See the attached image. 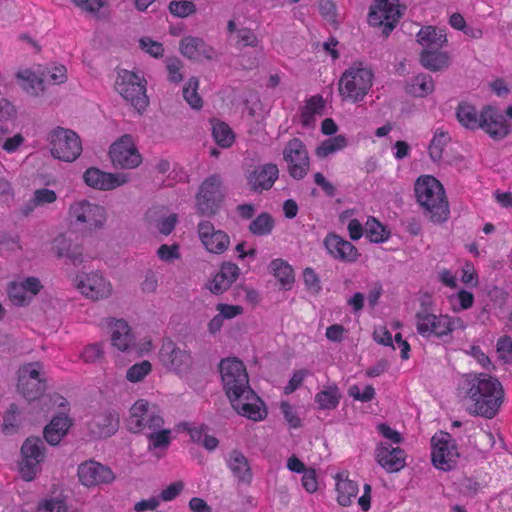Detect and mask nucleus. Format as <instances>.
Returning a JSON list of instances; mask_svg holds the SVG:
<instances>
[{
  "instance_id": "obj_1",
  "label": "nucleus",
  "mask_w": 512,
  "mask_h": 512,
  "mask_svg": "<svg viewBox=\"0 0 512 512\" xmlns=\"http://www.w3.org/2000/svg\"><path fill=\"white\" fill-rule=\"evenodd\" d=\"M219 369L224 391L237 413L253 421L263 420L266 408L251 389L244 364L236 358H227L220 362Z\"/></svg>"
},
{
  "instance_id": "obj_2",
  "label": "nucleus",
  "mask_w": 512,
  "mask_h": 512,
  "mask_svg": "<svg viewBox=\"0 0 512 512\" xmlns=\"http://www.w3.org/2000/svg\"><path fill=\"white\" fill-rule=\"evenodd\" d=\"M461 390L469 403L472 414L492 419L503 402L504 391L501 383L486 374H468L464 377Z\"/></svg>"
},
{
  "instance_id": "obj_3",
  "label": "nucleus",
  "mask_w": 512,
  "mask_h": 512,
  "mask_svg": "<svg viewBox=\"0 0 512 512\" xmlns=\"http://www.w3.org/2000/svg\"><path fill=\"white\" fill-rule=\"evenodd\" d=\"M457 119L468 129H483L494 139H502L509 133V126L504 115L498 108L488 105L480 113L468 103H461L457 107Z\"/></svg>"
},
{
  "instance_id": "obj_4",
  "label": "nucleus",
  "mask_w": 512,
  "mask_h": 512,
  "mask_svg": "<svg viewBox=\"0 0 512 512\" xmlns=\"http://www.w3.org/2000/svg\"><path fill=\"white\" fill-rule=\"evenodd\" d=\"M415 325L422 337L444 339L454 331H464L469 323L460 316L435 314L430 302L422 301L420 309L415 314Z\"/></svg>"
},
{
  "instance_id": "obj_5",
  "label": "nucleus",
  "mask_w": 512,
  "mask_h": 512,
  "mask_svg": "<svg viewBox=\"0 0 512 512\" xmlns=\"http://www.w3.org/2000/svg\"><path fill=\"white\" fill-rule=\"evenodd\" d=\"M417 202L435 223L448 219L450 211L442 184L431 175L420 176L414 186Z\"/></svg>"
},
{
  "instance_id": "obj_6",
  "label": "nucleus",
  "mask_w": 512,
  "mask_h": 512,
  "mask_svg": "<svg viewBox=\"0 0 512 512\" xmlns=\"http://www.w3.org/2000/svg\"><path fill=\"white\" fill-rule=\"evenodd\" d=\"M374 74L368 67L354 65L343 72L338 81L342 100L350 103L362 101L373 85Z\"/></svg>"
},
{
  "instance_id": "obj_7",
  "label": "nucleus",
  "mask_w": 512,
  "mask_h": 512,
  "mask_svg": "<svg viewBox=\"0 0 512 512\" xmlns=\"http://www.w3.org/2000/svg\"><path fill=\"white\" fill-rule=\"evenodd\" d=\"M75 226L86 232L102 229L107 221V210L104 206L86 199L74 201L68 211Z\"/></svg>"
},
{
  "instance_id": "obj_8",
  "label": "nucleus",
  "mask_w": 512,
  "mask_h": 512,
  "mask_svg": "<svg viewBox=\"0 0 512 512\" xmlns=\"http://www.w3.org/2000/svg\"><path fill=\"white\" fill-rule=\"evenodd\" d=\"M51 155L64 162L75 161L82 153L80 137L72 130L57 127L48 135Z\"/></svg>"
},
{
  "instance_id": "obj_9",
  "label": "nucleus",
  "mask_w": 512,
  "mask_h": 512,
  "mask_svg": "<svg viewBox=\"0 0 512 512\" xmlns=\"http://www.w3.org/2000/svg\"><path fill=\"white\" fill-rule=\"evenodd\" d=\"M115 89L138 112L144 111L149 104L145 81L134 72L120 70L115 81Z\"/></svg>"
},
{
  "instance_id": "obj_10",
  "label": "nucleus",
  "mask_w": 512,
  "mask_h": 512,
  "mask_svg": "<svg viewBox=\"0 0 512 512\" xmlns=\"http://www.w3.org/2000/svg\"><path fill=\"white\" fill-rule=\"evenodd\" d=\"M17 388L29 402H40L46 390V376L42 363L32 362L21 366L18 370Z\"/></svg>"
},
{
  "instance_id": "obj_11",
  "label": "nucleus",
  "mask_w": 512,
  "mask_h": 512,
  "mask_svg": "<svg viewBox=\"0 0 512 512\" xmlns=\"http://www.w3.org/2000/svg\"><path fill=\"white\" fill-rule=\"evenodd\" d=\"M74 284L82 296L93 301L108 299L113 294L111 281L98 270L78 273Z\"/></svg>"
},
{
  "instance_id": "obj_12",
  "label": "nucleus",
  "mask_w": 512,
  "mask_h": 512,
  "mask_svg": "<svg viewBox=\"0 0 512 512\" xmlns=\"http://www.w3.org/2000/svg\"><path fill=\"white\" fill-rule=\"evenodd\" d=\"M164 425L162 416L146 399H138L130 408L128 427L133 433L159 429Z\"/></svg>"
},
{
  "instance_id": "obj_13",
  "label": "nucleus",
  "mask_w": 512,
  "mask_h": 512,
  "mask_svg": "<svg viewBox=\"0 0 512 512\" xmlns=\"http://www.w3.org/2000/svg\"><path fill=\"white\" fill-rule=\"evenodd\" d=\"M432 463L440 470H452L459 459V451L455 440L449 433L440 431L431 439Z\"/></svg>"
},
{
  "instance_id": "obj_14",
  "label": "nucleus",
  "mask_w": 512,
  "mask_h": 512,
  "mask_svg": "<svg viewBox=\"0 0 512 512\" xmlns=\"http://www.w3.org/2000/svg\"><path fill=\"white\" fill-rule=\"evenodd\" d=\"M45 459V445L39 438H27L21 447L19 472L23 480L30 482L41 471Z\"/></svg>"
},
{
  "instance_id": "obj_15",
  "label": "nucleus",
  "mask_w": 512,
  "mask_h": 512,
  "mask_svg": "<svg viewBox=\"0 0 512 512\" xmlns=\"http://www.w3.org/2000/svg\"><path fill=\"white\" fill-rule=\"evenodd\" d=\"M109 156L112 165L120 169H134L142 162V157L131 135H123L112 143Z\"/></svg>"
},
{
  "instance_id": "obj_16",
  "label": "nucleus",
  "mask_w": 512,
  "mask_h": 512,
  "mask_svg": "<svg viewBox=\"0 0 512 512\" xmlns=\"http://www.w3.org/2000/svg\"><path fill=\"white\" fill-rule=\"evenodd\" d=\"M158 357L167 371L177 374L185 373L192 365L190 352L169 339L163 341Z\"/></svg>"
},
{
  "instance_id": "obj_17",
  "label": "nucleus",
  "mask_w": 512,
  "mask_h": 512,
  "mask_svg": "<svg viewBox=\"0 0 512 512\" xmlns=\"http://www.w3.org/2000/svg\"><path fill=\"white\" fill-rule=\"evenodd\" d=\"M223 198L222 180L219 175L209 176L200 186L196 196V206L202 215L216 213Z\"/></svg>"
},
{
  "instance_id": "obj_18",
  "label": "nucleus",
  "mask_w": 512,
  "mask_h": 512,
  "mask_svg": "<svg viewBox=\"0 0 512 512\" xmlns=\"http://www.w3.org/2000/svg\"><path fill=\"white\" fill-rule=\"evenodd\" d=\"M387 2L385 0H374L368 14V22L371 26H382V33L388 36L395 28L401 13L399 5Z\"/></svg>"
},
{
  "instance_id": "obj_19",
  "label": "nucleus",
  "mask_w": 512,
  "mask_h": 512,
  "mask_svg": "<svg viewBox=\"0 0 512 512\" xmlns=\"http://www.w3.org/2000/svg\"><path fill=\"white\" fill-rule=\"evenodd\" d=\"M284 160L288 164L290 175L302 179L309 170V157L305 145L298 138L290 140L283 150Z\"/></svg>"
},
{
  "instance_id": "obj_20",
  "label": "nucleus",
  "mask_w": 512,
  "mask_h": 512,
  "mask_svg": "<svg viewBox=\"0 0 512 512\" xmlns=\"http://www.w3.org/2000/svg\"><path fill=\"white\" fill-rule=\"evenodd\" d=\"M77 475L80 483L85 487L110 484L115 479V475L109 467L94 460L81 463L78 466Z\"/></svg>"
},
{
  "instance_id": "obj_21",
  "label": "nucleus",
  "mask_w": 512,
  "mask_h": 512,
  "mask_svg": "<svg viewBox=\"0 0 512 512\" xmlns=\"http://www.w3.org/2000/svg\"><path fill=\"white\" fill-rule=\"evenodd\" d=\"M43 285L39 278L30 276L16 280L8 286L7 293L15 306H26L31 303L42 290Z\"/></svg>"
},
{
  "instance_id": "obj_22",
  "label": "nucleus",
  "mask_w": 512,
  "mask_h": 512,
  "mask_svg": "<svg viewBox=\"0 0 512 512\" xmlns=\"http://www.w3.org/2000/svg\"><path fill=\"white\" fill-rule=\"evenodd\" d=\"M85 184L93 189L109 191L123 186L129 181L124 173H109L98 168H88L83 174Z\"/></svg>"
},
{
  "instance_id": "obj_23",
  "label": "nucleus",
  "mask_w": 512,
  "mask_h": 512,
  "mask_svg": "<svg viewBox=\"0 0 512 512\" xmlns=\"http://www.w3.org/2000/svg\"><path fill=\"white\" fill-rule=\"evenodd\" d=\"M197 232L202 245L209 253L222 254L230 245L227 233L216 229L209 221H201L198 224Z\"/></svg>"
},
{
  "instance_id": "obj_24",
  "label": "nucleus",
  "mask_w": 512,
  "mask_h": 512,
  "mask_svg": "<svg viewBox=\"0 0 512 512\" xmlns=\"http://www.w3.org/2000/svg\"><path fill=\"white\" fill-rule=\"evenodd\" d=\"M327 253L336 260L353 263L360 256L358 249L335 233H328L323 241Z\"/></svg>"
},
{
  "instance_id": "obj_25",
  "label": "nucleus",
  "mask_w": 512,
  "mask_h": 512,
  "mask_svg": "<svg viewBox=\"0 0 512 512\" xmlns=\"http://www.w3.org/2000/svg\"><path fill=\"white\" fill-rule=\"evenodd\" d=\"M375 458L387 472H397L405 466L406 455L400 447L381 442L375 450Z\"/></svg>"
},
{
  "instance_id": "obj_26",
  "label": "nucleus",
  "mask_w": 512,
  "mask_h": 512,
  "mask_svg": "<svg viewBox=\"0 0 512 512\" xmlns=\"http://www.w3.org/2000/svg\"><path fill=\"white\" fill-rule=\"evenodd\" d=\"M52 251L57 257L66 258L75 266L86 261L82 246L75 243L67 234H59L53 239Z\"/></svg>"
},
{
  "instance_id": "obj_27",
  "label": "nucleus",
  "mask_w": 512,
  "mask_h": 512,
  "mask_svg": "<svg viewBox=\"0 0 512 512\" xmlns=\"http://www.w3.org/2000/svg\"><path fill=\"white\" fill-rule=\"evenodd\" d=\"M225 463L232 476L242 484H250L253 479L252 469L249 460L244 453L233 449L225 456Z\"/></svg>"
},
{
  "instance_id": "obj_28",
  "label": "nucleus",
  "mask_w": 512,
  "mask_h": 512,
  "mask_svg": "<svg viewBox=\"0 0 512 512\" xmlns=\"http://www.w3.org/2000/svg\"><path fill=\"white\" fill-rule=\"evenodd\" d=\"M109 326L112 347L120 352L132 351L134 336L129 324L123 319H114Z\"/></svg>"
},
{
  "instance_id": "obj_29",
  "label": "nucleus",
  "mask_w": 512,
  "mask_h": 512,
  "mask_svg": "<svg viewBox=\"0 0 512 512\" xmlns=\"http://www.w3.org/2000/svg\"><path fill=\"white\" fill-rule=\"evenodd\" d=\"M91 434L98 438L110 437L119 427V417L115 412L97 414L88 424Z\"/></svg>"
},
{
  "instance_id": "obj_30",
  "label": "nucleus",
  "mask_w": 512,
  "mask_h": 512,
  "mask_svg": "<svg viewBox=\"0 0 512 512\" xmlns=\"http://www.w3.org/2000/svg\"><path fill=\"white\" fill-rule=\"evenodd\" d=\"M278 174L279 170L275 164L258 166L248 176V183L255 191L268 190L277 180Z\"/></svg>"
},
{
  "instance_id": "obj_31",
  "label": "nucleus",
  "mask_w": 512,
  "mask_h": 512,
  "mask_svg": "<svg viewBox=\"0 0 512 512\" xmlns=\"http://www.w3.org/2000/svg\"><path fill=\"white\" fill-rule=\"evenodd\" d=\"M336 501L341 506H350L359 492L358 484L349 479L348 473L339 472L334 477Z\"/></svg>"
},
{
  "instance_id": "obj_32",
  "label": "nucleus",
  "mask_w": 512,
  "mask_h": 512,
  "mask_svg": "<svg viewBox=\"0 0 512 512\" xmlns=\"http://www.w3.org/2000/svg\"><path fill=\"white\" fill-rule=\"evenodd\" d=\"M181 53L192 60L202 61L204 59H211L213 50L201 38L187 36L180 42Z\"/></svg>"
},
{
  "instance_id": "obj_33",
  "label": "nucleus",
  "mask_w": 512,
  "mask_h": 512,
  "mask_svg": "<svg viewBox=\"0 0 512 512\" xmlns=\"http://www.w3.org/2000/svg\"><path fill=\"white\" fill-rule=\"evenodd\" d=\"M72 425V419L64 412L54 416L44 429V438L50 445H57L67 434Z\"/></svg>"
},
{
  "instance_id": "obj_34",
  "label": "nucleus",
  "mask_w": 512,
  "mask_h": 512,
  "mask_svg": "<svg viewBox=\"0 0 512 512\" xmlns=\"http://www.w3.org/2000/svg\"><path fill=\"white\" fill-rule=\"evenodd\" d=\"M417 41L423 50L442 49L447 44V36L443 29L425 26L417 33Z\"/></svg>"
},
{
  "instance_id": "obj_35",
  "label": "nucleus",
  "mask_w": 512,
  "mask_h": 512,
  "mask_svg": "<svg viewBox=\"0 0 512 512\" xmlns=\"http://www.w3.org/2000/svg\"><path fill=\"white\" fill-rule=\"evenodd\" d=\"M420 62L426 69L436 72L447 69L450 65V56L441 49L423 50Z\"/></svg>"
},
{
  "instance_id": "obj_36",
  "label": "nucleus",
  "mask_w": 512,
  "mask_h": 512,
  "mask_svg": "<svg viewBox=\"0 0 512 512\" xmlns=\"http://www.w3.org/2000/svg\"><path fill=\"white\" fill-rule=\"evenodd\" d=\"M433 78L428 74H418L407 81L405 91L413 97H426L434 91Z\"/></svg>"
},
{
  "instance_id": "obj_37",
  "label": "nucleus",
  "mask_w": 512,
  "mask_h": 512,
  "mask_svg": "<svg viewBox=\"0 0 512 512\" xmlns=\"http://www.w3.org/2000/svg\"><path fill=\"white\" fill-rule=\"evenodd\" d=\"M58 196L56 192L49 188L36 189L31 199L23 206L22 213L25 216L30 215L34 209L54 203Z\"/></svg>"
},
{
  "instance_id": "obj_38",
  "label": "nucleus",
  "mask_w": 512,
  "mask_h": 512,
  "mask_svg": "<svg viewBox=\"0 0 512 512\" xmlns=\"http://www.w3.org/2000/svg\"><path fill=\"white\" fill-rule=\"evenodd\" d=\"M365 237L372 243H383L390 237V231L374 217L365 223Z\"/></svg>"
},
{
  "instance_id": "obj_39",
  "label": "nucleus",
  "mask_w": 512,
  "mask_h": 512,
  "mask_svg": "<svg viewBox=\"0 0 512 512\" xmlns=\"http://www.w3.org/2000/svg\"><path fill=\"white\" fill-rule=\"evenodd\" d=\"M270 270L285 289L289 288L294 282L293 269L283 259L272 260Z\"/></svg>"
},
{
  "instance_id": "obj_40",
  "label": "nucleus",
  "mask_w": 512,
  "mask_h": 512,
  "mask_svg": "<svg viewBox=\"0 0 512 512\" xmlns=\"http://www.w3.org/2000/svg\"><path fill=\"white\" fill-rule=\"evenodd\" d=\"M340 401V392L336 385L324 387L315 395V402L323 410L335 409Z\"/></svg>"
},
{
  "instance_id": "obj_41",
  "label": "nucleus",
  "mask_w": 512,
  "mask_h": 512,
  "mask_svg": "<svg viewBox=\"0 0 512 512\" xmlns=\"http://www.w3.org/2000/svg\"><path fill=\"white\" fill-rule=\"evenodd\" d=\"M18 79L22 89L32 96H37L44 90L43 80L30 70L19 72Z\"/></svg>"
},
{
  "instance_id": "obj_42",
  "label": "nucleus",
  "mask_w": 512,
  "mask_h": 512,
  "mask_svg": "<svg viewBox=\"0 0 512 512\" xmlns=\"http://www.w3.org/2000/svg\"><path fill=\"white\" fill-rule=\"evenodd\" d=\"M348 146V139L345 135H336L323 141L316 149L319 158H326L331 154L345 149Z\"/></svg>"
},
{
  "instance_id": "obj_43",
  "label": "nucleus",
  "mask_w": 512,
  "mask_h": 512,
  "mask_svg": "<svg viewBox=\"0 0 512 512\" xmlns=\"http://www.w3.org/2000/svg\"><path fill=\"white\" fill-rule=\"evenodd\" d=\"M143 434L148 437V449L150 451L159 448L167 449L171 443V430L165 429L163 426L159 429L147 430Z\"/></svg>"
},
{
  "instance_id": "obj_44",
  "label": "nucleus",
  "mask_w": 512,
  "mask_h": 512,
  "mask_svg": "<svg viewBox=\"0 0 512 512\" xmlns=\"http://www.w3.org/2000/svg\"><path fill=\"white\" fill-rule=\"evenodd\" d=\"M324 106V102L321 96H313L311 97L301 112V123L309 127L311 126L315 121V116L321 112L322 108Z\"/></svg>"
},
{
  "instance_id": "obj_45",
  "label": "nucleus",
  "mask_w": 512,
  "mask_h": 512,
  "mask_svg": "<svg viewBox=\"0 0 512 512\" xmlns=\"http://www.w3.org/2000/svg\"><path fill=\"white\" fill-rule=\"evenodd\" d=\"M448 303L452 312L459 313L473 306L474 295L469 291L461 289L448 296Z\"/></svg>"
},
{
  "instance_id": "obj_46",
  "label": "nucleus",
  "mask_w": 512,
  "mask_h": 512,
  "mask_svg": "<svg viewBox=\"0 0 512 512\" xmlns=\"http://www.w3.org/2000/svg\"><path fill=\"white\" fill-rule=\"evenodd\" d=\"M212 135L216 143L223 147H230L235 140V135L231 128L224 122H214L212 124Z\"/></svg>"
},
{
  "instance_id": "obj_47",
  "label": "nucleus",
  "mask_w": 512,
  "mask_h": 512,
  "mask_svg": "<svg viewBox=\"0 0 512 512\" xmlns=\"http://www.w3.org/2000/svg\"><path fill=\"white\" fill-rule=\"evenodd\" d=\"M274 229V220L268 213H261L249 225V231L256 236H266Z\"/></svg>"
},
{
  "instance_id": "obj_48",
  "label": "nucleus",
  "mask_w": 512,
  "mask_h": 512,
  "mask_svg": "<svg viewBox=\"0 0 512 512\" xmlns=\"http://www.w3.org/2000/svg\"><path fill=\"white\" fill-rule=\"evenodd\" d=\"M199 81L197 78H190L183 87V97L193 109H200L203 105L202 98L198 94Z\"/></svg>"
},
{
  "instance_id": "obj_49",
  "label": "nucleus",
  "mask_w": 512,
  "mask_h": 512,
  "mask_svg": "<svg viewBox=\"0 0 512 512\" xmlns=\"http://www.w3.org/2000/svg\"><path fill=\"white\" fill-rule=\"evenodd\" d=\"M152 371L149 361L143 360L130 366L126 371V379L131 383L142 382Z\"/></svg>"
},
{
  "instance_id": "obj_50",
  "label": "nucleus",
  "mask_w": 512,
  "mask_h": 512,
  "mask_svg": "<svg viewBox=\"0 0 512 512\" xmlns=\"http://www.w3.org/2000/svg\"><path fill=\"white\" fill-rule=\"evenodd\" d=\"M103 358L104 345L100 342L87 344L80 353V359L86 364H96Z\"/></svg>"
},
{
  "instance_id": "obj_51",
  "label": "nucleus",
  "mask_w": 512,
  "mask_h": 512,
  "mask_svg": "<svg viewBox=\"0 0 512 512\" xmlns=\"http://www.w3.org/2000/svg\"><path fill=\"white\" fill-rule=\"evenodd\" d=\"M449 141V136L442 130H436L429 145V154L433 161H439L446 144Z\"/></svg>"
},
{
  "instance_id": "obj_52",
  "label": "nucleus",
  "mask_w": 512,
  "mask_h": 512,
  "mask_svg": "<svg viewBox=\"0 0 512 512\" xmlns=\"http://www.w3.org/2000/svg\"><path fill=\"white\" fill-rule=\"evenodd\" d=\"M20 425L19 409L16 404H11L3 416L2 430L5 434L15 433Z\"/></svg>"
},
{
  "instance_id": "obj_53",
  "label": "nucleus",
  "mask_w": 512,
  "mask_h": 512,
  "mask_svg": "<svg viewBox=\"0 0 512 512\" xmlns=\"http://www.w3.org/2000/svg\"><path fill=\"white\" fill-rule=\"evenodd\" d=\"M69 508L64 498L50 497L41 500L36 508V512H68Z\"/></svg>"
},
{
  "instance_id": "obj_54",
  "label": "nucleus",
  "mask_w": 512,
  "mask_h": 512,
  "mask_svg": "<svg viewBox=\"0 0 512 512\" xmlns=\"http://www.w3.org/2000/svg\"><path fill=\"white\" fill-rule=\"evenodd\" d=\"M40 405V410L43 412H47L53 408H60L63 409L62 412L65 413V410L68 407V402L63 396L59 394H53L44 395V397L41 398Z\"/></svg>"
},
{
  "instance_id": "obj_55",
  "label": "nucleus",
  "mask_w": 512,
  "mask_h": 512,
  "mask_svg": "<svg viewBox=\"0 0 512 512\" xmlns=\"http://www.w3.org/2000/svg\"><path fill=\"white\" fill-rule=\"evenodd\" d=\"M45 79L52 84H62L67 80V69L60 64H53L46 68Z\"/></svg>"
},
{
  "instance_id": "obj_56",
  "label": "nucleus",
  "mask_w": 512,
  "mask_h": 512,
  "mask_svg": "<svg viewBox=\"0 0 512 512\" xmlns=\"http://www.w3.org/2000/svg\"><path fill=\"white\" fill-rule=\"evenodd\" d=\"M235 45L238 48L244 47H258L259 40L255 33L249 28H241L237 30V36L235 37Z\"/></svg>"
},
{
  "instance_id": "obj_57",
  "label": "nucleus",
  "mask_w": 512,
  "mask_h": 512,
  "mask_svg": "<svg viewBox=\"0 0 512 512\" xmlns=\"http://www.w3.org/2000/svg\"><path fill=\"white\" fill-rule=\"evenodd\" d=\"M169 11L174 16L184 18L193 14L196 11V6L188 0L172 1L169 4Z\"/></svg>"
},
{
  "instance_id": "obj_58",
  "label": "nucleus",
  "mask_w": 512,
  "mask_h": 512,
  "mask_svg": "<svg viewBox=\"0 0 512 512\" xmlns=\"http://www.w3.org/2000/svg\"><path fill=\"white\" fill-rule=\"evenodd\" d=\"M349 396L361 402H369L375 396V390L371 385H366L362 390L358 385H352L348 390Z\"/></svg>"
},
{
  "instance_id": "obj_59",
  "label": "nucleus",
  "mask_w": 512,
  "mask_h": 512,
  "mask_svg": "<svg viewBox=\"0 0 512 512\" xmlns=\"http://www.w3.org/2000/svg\"><path fill=\"white\" fill-rule=\"evenodd\" d=\"M157 256L164 262L172 263L180 258L179 246L163 244L158 248Z\"/></svg>"
},
{
  "instance_id": "obj_60",
  "label": "nucleus",
  "mask_w": 512,
  "mask_h": 512,
  "mask_svg": "<svg viewBox=\"0 0 512 512\" xmlns=\"http://www.w3.org/2000/svg\"><path fill=\"white\" fill-rule=\"evenodd\" d=\"M141 48L151 56L158 58L163 55L164 48L160 42L154 41L149 37L140 39Z\"/></svg>"
},
{
  "instance_id": "obj_61",
  "label": "nucleus",
  "mask_w": 512,
  "mask_h": 512,
  "mask_svg": "<svg viewBox=\"0 0 512 512\" xmlns=\"http://www.w3.org/2000/svg\"><path fill=\"white\" fill-rule=\"evenodd\" d=\"M168 78L171 82L178 83L183 79L182 63L177 58L167 60Z\"/></svg>"
},
{
  "instance_id": "obj_62",
  "label": "nucleus",
  "mask_w": 512,
  "mask_h": 512,
  "mask_svg": "<svg viewBox=\"0 0 512 512\" xmlns=\"http://www.w3.org/2000/svg\"><path fill=\"white\" fill-rule=\"evenodd\" d=\"M206 287L214 294H222L230 288V285L218 272L208 281Z\"/></svg>"
},
{
  "instance_id": "obj_63",
  "label": "nucleus",
  "mask_w": 512,
  "mask_h": 512,
  "mask_svg": "<svg viewBox=\"0 0 512 512\" xmlns=\"http://www.w3.org/2000/svg\"><path fill=\"white\" fill-rule=\"evenodd\" d=\"M303 280L306 288L312 293H318L321 289L318 275L312 268H306L303 271Z\"/></svg>"
},
{
  "instance_id": "obj_64",
  "label": "nucleus",
  "mask_w": 512,
  "mask_h": 512,
  "mask_svg": "<svg viewBox=\"0 0 512 512\" xmlns=\"http://www.w3.org/2000/svg\"><path fill=\"white\" fill-rule=\"evenodd\" d=\"M219 273L226 281H228V284L231 286L239 277L240 269L234 263L225 262L222 264Z\"/></svg>"
}]
</instances>
